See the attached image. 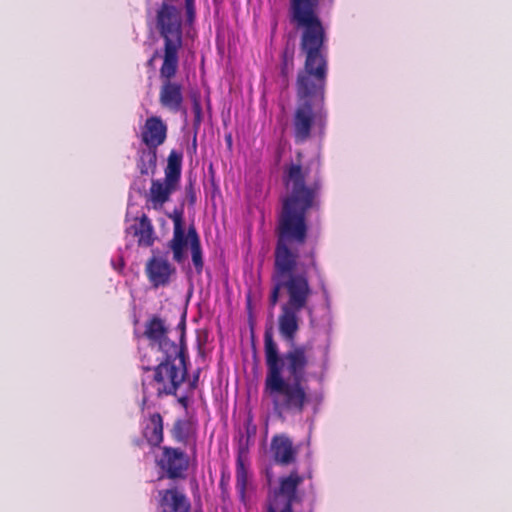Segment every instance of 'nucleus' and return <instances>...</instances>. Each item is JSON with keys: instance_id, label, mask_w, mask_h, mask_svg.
<instances>
[{"instance_id": "22", "label": "nucleus", "mask_w": 512, "mask_h": 512, "mask_svg": "<svg viewBox=\"0 0 512 512\" xmlns=\"http://www.w3.org/2000/svg\"><path fill=\"white\" fill-rule=\"evenodd\" d=\"M294 66V50L292 48L286 47L282 53V62H281V74L284 77H287L290 72L293 70Z\"/></svg>"}, {"instance_id": "27", "label": "nucleus", "mask_w": 512, "mask_h": 512, "mask_svg": "<svg viewBox=\"0 0 512 512\" xmlns=\"http://www.w3.org/2000/svg\"><path fill=\"white\" fill-rule=\"evenodd\" d=\"M185 190H186V195L188 197L189 203L191 205H194L196 202V193H195L193 184L190 182L189 185L186 186Z\"/></svg>"}, {"instance_id": "2", "label": "nucleus", "mask_w": 512, "mask_h": 512, "mask_svg": "<svg viewBox=\"0 0 512 512\" xmlns=\"http://www.w3.org/2000/svg\"><path fill=\"white\" fill-rule=\"evenodd\" d=\"M321 0H289L290 22L302 29L301 50L306 59L298 72L296 95L298 104L293 115V133L296 143L311 137L313 127L322 131L327 114L323 108L327 78L325 29L318 15Z\"/></svg>"}, {"instance_id": "7", "label": "nucleus", "mask_w": 512, "mask_h": 512, "mask_svg": "<svg viewBox=\"0 0 512 512\" xmlns=\"http://www.w3.org/2000/svg\"><path fill=\"white\" fill-rule=\"evenodd\" d=\"M169 327L166 321L158 315L150 317L144 325L143 336L147 339L151 351L156 355H164L186 350L184 331L181 334L179 343H176L168 337Z\"/></svg>"}, {"instance_id": "11", "label": "nucleus", "mask_w": 512, "mask_h": 512, "mask_svg": "<svg viewBox=\"0 0 512 512\" xmlns=\"http://www.w3.org/2000/svg\"><path fill=\"white\" fill-rule=\"evenodd\" d=\"M191 503L178 487L158 491L157 512H190Z\"/></svg>"}, {"instance_id": "8", "label": "nucleus", "mask_w": 512, "mask_h": 512, "mask_svg": "<svg viewBox=\"0 0 512 512\" xmlns=\"http://www.w3.org/2000/svg\"><path fill=\"white\" fill-rule=\"evenodd\" d=\"M168 217L173 221V235L168 241L167 246L172 251L173 260L176 263H183L186 258V249L189 245L191 247V230H196L194 225H191L187 232H185L183 210L175 209Z\"/></svg>"}, {"instance_id": "20", "label": "nucleus", "mask_w": 512, "mask_h": 512, "mask_svg": "<svg viewBox=\"0 0 512 512\" xmlns=\"http://www.w3.org/2000/svg\"><path fill=\"white\" fill-rule=\"evenodd\" d=\"M191 258L197 274H201L204 267L203 251L197 230H191Z\"/></svg>"}, {"instance_id": "6", "label": "nucleus", "mask_w": 512, "mask_h": 512, "mask_svg": "<svg viewBox=\"0 0 512 512\" xmlns=\"http://www.w3.org/2000/svg\"><path fill=\"white\" fill-rule=\"evenodd\" d=\"M304 478L297 471L279 479V486L271 493L266 512H294L293 505L302 502L299 486Z\"/></svg>"}, {"instance_id": "3", "label": "nucleus", "mask_w": 512, "mask_h": 512, "mask_svg": "<svg viewBox=\"0 0 512 512\" xmlns=\"http://www.w3.org/2000/svg\"><path fill=\"white\" fill-rule=\"evenodd\" d=\"M264 355L267 368L264 393L271 399L274 412L279 416L302 414L310 403L305 384L311 362L308 348L293 344L281 354L270 327L264 332Z\"/></svg>"}, {"instance_id": "12", "label": "nucleus", "mask_w": 512, "mask_h": 512, "mask_svg": "<svg viewBox=\"0 0 512 512\" xmlns=\"http://www.w3.org/2000/svg\"><path fill=\"white\" fill-rule=\"evenodd\" d=\"M179 188V185L163 178L153 179L149 192L146 195L147 209L161 210L171 195Z\"/></svg>"}, {"instance_id": "9", "label": "nucleus", "mask_w": 512, "mask_h": 512, "mask_svg": "<svg viewBox=\"0 0 512 512\" xmlns=\"http://www.w3.org/2000/svg\"><path fill=\"white\" fill-rule=\"evenodd\" d=\"M156 464L168 479H182L185 477V471L188 469L189 459L187 454L181 449L163 446Z\"/></svg>"}, {"instance_id": "25", "label": "nucleus", "mask_w": 512, "mask_h": 512, "mask_svg": "<svg viewBox=\"0 0 512 512\" xmlns=\"http://www.w3.org/2000/svg\"><path fill=\"white\" fill-rule=\"evenodd\" d=\"M185 10L188 21H193L195 18V0H185Z\"/></svg>"}, {"instance_id": "14", "label": "nucleus", "mask_w": 512, "mask_h": 512, "mask_svg": "<svg viewBox=\"0 0 512 512\" xmlns=\"http://www.w3.org/2000/svg\"><path fill=\"white\" fill-rule=\"evenodd\" d=\"M271 452L275 463L288 466L296 461L297 450L291 439L285 435H276L271 441Z\"/></svg>"}, {"instance_id": "4", "label": "nucleus", "mask_w": 512, "mask_h": 512, "mask_svg": "<svg viewBox=\"0 0 512 512\" xmlns=\"http://www.w3.org/2000/svg\"><path fill=\"white\" fill-rule=\"evenodd\" d=\"M158 33L163 39L162 64L159 69V104L171 113L186 112L184 87L179 81L173 80L179 69L183 46L182 17L178 8L167 4L162 6L158 13Z\"/></svg>"}, {"instance_id": "26", "label": "nucleus", "mask_w": 512, "mask_h": 512, "mask_svg": "<svg viewBox=\"0 0 512 512\" xmlns=\"http://www.w3.org/2000/svg\"><path fill=\"white\" fill-rule=\"evenodd\" d=\"M200 372L201 370L197 369L192 378L188 381V391L190 393H193V391L198 387Z\"/></svg>"}, {"instance_id": "19", "label": "nucleus", "mask_w": 512, "mask_h": 512, "mask_svg": "<svg viewBox=\"0 0 512 512\" xmlns=\"http://www.w3.org/2000/svg\"><path fill=\"white\" fill-rule=\"evenodd\" d=\"M157 166V150L153 148L143 149L139 152L137 168L141 175L154 173Z\"/></svg>"}, {"instance_id": "1", "label": "nucleus", "mask_w": 512, "mask_h": 512, "mask_svg": "<svg viewBox=\"0 0 512 512\" xmlns=\"http://www.w3.org/2000/svg\"><path fill=\"white\" fill-rule=\"evenodd\" d=\"M296 159V162L287 164L283 171L286 194L281 199L275 230L272 287L268 298L269 306L274 308L282 291L287 296L278 316V330L288 343H294L300 327L299 314L308 308L314 293L310 276L313 275L321 289L325 290V277L316 247L303 252L299 249L308 238L307 214L320 207L323 187L321 163L319 159L302 163L301 152L297 153Z\"/></svg>"}, {"instance_id": "17", "label": "nucleus", "mask_w": 512, "mask_h": 512, "mask_svg": "<svg viewBox=\"0 0 512 512\" xmlns=\"http://www.w3.org/2000/svg\"><path fill=\"white\" fill-rule=\"evenodd\" d=\"M183 154L180 151L171 150L168 158L167 165L164 169V178L180 185L181 170H182Z\"/></svg>"}, {"instance_id": "16", "label": "nucleus", "mask_w": 512, "mask_h": 512, "mask_svg": "<svg viewBox=\"0 0 512 512\" xmlns=\"http://www.w3.org/2000/svg\"><path fill=\"white\" fill-rule=\"evenodd\" d=\"M142 436L151 447H159L164 440L163 417L155 412L143 422Z\"/></svg>"}, {"instance_id": "18", "label": "nucleus", "mask_w": 512, "mask_h": 512, "mask_svg": "<svg viewBox=\"0 0 512 512\" xmlns=\"http://www.w3.org/2000/svg\"><path fill=\"white\" fill-rule=\"evenodd\" d=\"M249 481V468L246 465L242 455H238L236 459V489L241 501H245L246 490Z\"/></svg>"}, {"instance_id": "24", "label": "nucleus", "mask_w": 512, "mask_h": 512, "mask_svg": "<svg viewBox=\"0 0 512 512\" xmlns=\"http://www.w3.org/2000/svg\"><path fill=\"white\" fill-rule=\"evenodd\" d=\"M229 483H230V475L226 471H222L220 481H219V487L221 489L222 495L225 496L228 494L229 490Z\"/></svg>"}, {"instance_id": "5", "label": "nucleus", "mask_w": 512, "mask_h": 512, "mask_svg": "<svg viewBox=\"0 0 512 512\" xmlns=\"http://www.w3.org/2000/svg\"><path fill=\"white\" fill-rule=\"evenodd\" d=\"M156 365L146 355L142 358V369L151 372L149 385L158 398L177 396V392L188 377L189 356L187 349L174 353L156 355Z\"/></svg>"}, {"instance_id": "29", "label": "nucleus", "mask_w": 512, "mask_h": 512, "mask_svg": "<svg viewBox=\"0 0 512 512\" xmlns=\"http://www.w3.org/2000/svg\"><path fill=\"white\" fill-rule=\"evenodd\" d=\"M162 54H163V49L161 50V52L155 51L152 58L148 61V65H152L154 59L157 58L158 56H160L162 58Z\"/></svg>"}, {"instance_id": "13", "label": "nucleus", "mask_w": 512, "mask_h": 512, "mask_svg": "<svg viewBox=\"0 0 512 512\" xmlns=\"http://www.w3.org/2000/svg\"><path fill=\"white\" fill-rule=\"evenodd\" d=\"M168 127L159 116H151L146 119L141 129V140L147 148L156 149L161 146L167 138Z\"/></svg>"}, {"instance_id": "15", "label": "nucleus", "mask_w": 512, "mask_h": 512, "mask_svg": "<svg viewBox=\"0 0 512 512\" xmlns=\"http://www.w3.org/2000/svg\"><path fill=\"white\" fill-rule=\"evenodd\" d=\"M126 234L137 239V244L143 247H150L154 244V227L146 214L135 218V223L126 228Z\"/></svg>"}, {"instance_id": "10", "label": "nucleus", "mask_w": 512, "mask_h": 512, "mask_svg": "<svg viewBox=\"0 0 512 512\" xmlns=\"http://www.w3.org/2000/svg\"><path fill=\"white\" fill-rule=\"evenodd\" d=\"M175 273L176 268L164 256L153 255L145 265V274L154 288L169 285Z\"/></svg>"}, {"instance_id": "28", "label": "nucleus", "mask_w": 512, "mask_h": 512, "mask_svg": "<svg viewBox=\"0 0 512 512\" xmlns=\"http://www.w3.org/2000/svg\"><path fill=\"white\" fill-rule=\"evenodd\" d=\"M191 394L189 391L185 394H182L180 396H176L177 398V402L184 408V409H187L189 407V404H190V395Z\"/></svg>"}, {"instance_id": "21", "label": "nucleus", "mask_w": 512, "mask_h": 512, "mask_svg": "<svg viewBox=\"0 0 512 512\" xmlns=\"http://www.w3.org/2000/svg\"><path fill=\"white\" fill-rule=\"evenodd\" d=\"M190 423L186 420H177L172 429V435L178 442H187L189 438Z\"/></svg>"}, {"instance_id": "23", "label": "nucleus", "mask_w": 512, "mask_h": 512, "mask_svg": "<svg viewBox=\"0 0 512 512\" xmlns=\"http://www.w3.org/2000/svg\"><path fill=\"white\" fill-rule=\"evenodd\" d=\"M192 111L194 114L193 125L195 128H198L202 121V106L199 98L194 97L192 100Z\"/></svg>"}]
</instances>
